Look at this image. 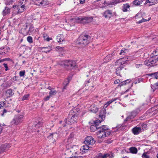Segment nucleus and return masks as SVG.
I'll return each mask as SVG.
<instances>
[{
  "label": "nucleus",
  "instance_id": "obj_1",
  "mask_svg": "<svg viewBox=\"0 0 158 158\" xmlns=\"http://www.w3.org/2000/svg\"><path fill=\"white\" fill-rule=\"evenodd\" d=\"M27 0H20L19 5H14L11 8L12 15L15 16L16 15L22 13L25 9V6Z\"/></svg>",
  "mask_w": 158,
  "mask_h": 158
},
{
  "label": "nucleus",
  "instance_id": "obj_2",
  "mask_svg": "<svg viewBox=\"0 0 158 158\" xmlns=\"http://www.w3.org/2000/svg\"><path fill=\"white\" fill-rule=\"evenodd\" d=\"M79 112L76 111L75 109L70 111L68 118L65 120V122L67 124H72L77 122L78 118Z\"/></svg>",
  "mask_w": 158,
  "mask_h": 158
},
{
  "label": "nucleus",
  "instance_id": "obj_3",
  "mask_svg": "<svg viewBox=\"0 0 158 158\" xmlns=\"http://www.w3.org/2000/svg\"><path fill=\"white\" fill-rule=\"evenodd\" d=\"M128 60L126 58H122L118 60L115 63V65L118 67L116 69V73L117 75L121 76V71L124 67L127 64Z\"/></svg>",
  "mask_w": 158,
  "mask_h": 158
},
{
  "label": "nucleus",
  "instance_id": "obj_4",
  "mask_svg": "<svg viewBox=\"0 0 158 158\" xmlns=\"http://www.w3.org/2000/svg\"><path fill=\"white\" fill-rule=\"evenodd\" d=\"M110 134V131L107 127L105 125H102L100 127L98 131L97 132V137L99 139L105 138Z\"/></svg>",
  "mask_w": 158,
  "mask_h": 158
},
{
  "label": "nucleus",
  "instance_id": "obj_5",
  "mask_svg": "<svg viewBox=\"0 0 158 158\" xmlns=\"http://www.w3.org/2000/svg\"><path fill=\"white\" fill-rule=\"evenodd\" d=\"M91 37L88 35H81L78 38L77 44L82 47L87 45L90 42Z\"/></svg>",
  "mask_w": 158,
  "mask_h": 158
},
{
  "label": "nucleus",
  "instance_id": "obj_6",
  "mask_svg": "<svg viewBox=\"0 0 158 158\" xmlns=\"http://www.w3.org/2000/svg\"><path fill=\"white\" fill-rule=\"evenodd\" d=\"M93 20V18L92 17L81 16L72 19L71 21L76 22L77 23H86L91 22Z\"/></svg>",
  "mask_w": 158,
  "mask_h": 158
},
{
  "label": "nucleus",
  "instance_id": "obj_7",
  "mask_svg": "<svg viewBox=\"0 0 158 158\" xmlns=\"http://www.w3.org/2000/svg\"><path fill=\"white\" fill-rule=\"evenodd\" d=\"M66 68L69 69H73L76 66V63L74 60H65L63 61V64Z\"/></svg>",
  "mask_w": 158,
  "mask_h": 158
},
{
  "label": "nucleus",
  "instance_id": "obj_8",
  "mask_svg": "<svg viewBox=\"0 0 158 158\" xmlns=\"http://www.w3.org/2000/svg\"><path fill=\"white\" fill-rule=\"evenodd\" d=\"M106 114V111L105 109L102 110L100 112L99 117L102 119V120L98 119L95 121L94 123L95 125L98 126L99 124L100 123L102 120H103L105 117V115Z\"/></svg>",
  "mask_w": 158,
  "mask_h": 158
},
{
  "label": "nucleus",
  "instance_id": "obj_9",
  "mask_svg": "<svg viewBox=\"0 0 158 158\" xmlns=\"http://www.w3.org/2000/svg\"><path fill=\"white\" fill-rule=\"evenodd\" d=\"M47 138L52 143H54L58 139V134L57 132L51 133L48 136Z\"/></svg>",
  "mask_w": 158,
  "mask_h": 158
},
{
  "label": "nucleus",
  "instance_id": "obj_10",
  "mask_svg": "<svg viewBox=\"0 0 158 158\" xmlns=\"http://www.w3.org/2000/svg\"><path fill=\"white\" fill-rule=\"evenodd\" d=\"M23 116L22 115L16 116L12 121L11 123L16 125H18L23 121Z\"/></svg>",
  "mask_w": 158,
  "mask_h": 158
},
{
  "label": "nucleus",
  "instance_id": "obj_11",
  "mask_svg": "<svg viewBox=\"0 0 158 158\" xmlns=\"http://www.w3.org/2000/svg\"><path fill=\"white\" fill-rule=\"evenodd\" d=\"M84 143L85 144L88 145L91 147L95 143V141L92 137L88 136L85 138Z\"/></svg>",
  "mask_w": 158,
  "mask_h": 158
},
{
  "label": "nucleus",
  "instance_id": "obj_12",
  "mask_svg": "<svg viewBox=\"0 0 158 158\" xmlns=\"http://www.w3.org/2000/svg\"><path fill=\"white\" fill-rule=\"evenodd\" d=\"M158 61L157 58L155 59H150L148 60H146L144 62V64L148 66H152Z\"/></svg>",
  "mask_w": 158,
  "mask_h": 158
},
{
  "label": "nucleus",
  "instance_id": "obj_13",
  "mask_svg": "<svg viewBox=\"0 0 158 158\" xmlns=\"http://www.w3.org/2000/svg\"><path fill=\"white\" fill-rule=\"evenodd\" d=\"M35 4L39 6H44L48 4L47 0H33Z\"/></svg>",
  "mask_w": 158,
  "mask_h": 158
},
{
  "label": "nucleus",
  "instance_id": "obj_14",
  "mask_svg": "<svg viewBox=\"0 0 158 158\" xmlns=\"http://www.w3.org/2000/svg\"><path fill=\"white\" fill-rule=\"evenodd\" d=\"M158 3V0H146L144 4L150 6Z\"/></svg>",
  "mask_w": 158,
  "mask_h": 158
},
{
  "label": "nucleus",
  "instance_id": "obj_15",
  "mask_svg": "<svg viewBox=\"0 0 158 158\" xmlns=\"http://www.w3.org/2000/svg\"><path fill=\"white\" fill-rule=\"evenodd\" d=\"M91 148V146H89L88 145L85 144L81 147L80 149V152L82 154L87 152L89 150V148Z\"/></svg>",
  "mask_w": 158,
  "mask_h": 158
},
{
  "label": "nucleus",
  "instance_id": "obj_16",
  "mask_svg": "<svg viewBox=\"0 0 158 158\" xmlns=\"http://www.w3.org/2000/svg\"><path fill=\"white\" fill-rule=\"evenodd\" d=\"M141 128L140 127H135L132 129V132L134 135H138L141 131Z\"/></svg>",
  "mask_w": 158,
  "mask_h": 158
},
{
  "label": "nucleus",
  "instance_id": "obj_17",
  "mask_svg": "<svg viewBox=\"0 0 158 158\" xmlns=\"http://www.w3.org/2000/svg\"><path fill=\"white\" fill-rule=\"evenodd\" d=\"M118 98H112L110 100L108 101L106 103H105L104 106L103 108L104 109L106 108L110 104H111L113 102L116 101L117 99H118Z\"/></svg>",
  "mask_w": 158,
  "mask_h": 158
},
{
  "label": "nucleus",
  "instance_id": "obj_18",
  "mask_svg": "<svg viewBox=\"0 0 158 158\" xmlns=\"http://www.w3.org/2000/svg\"><path fill=\"white\" fill-rule=\"evenodd\" d=\"M56 39L58 42L60 44H62L63 41H64V36L62 34L58 35L56 37Z\"/></svg>",
  "mask_w": 158,
  "mask_h": 158
},
{
  "label": "nucleus",
  "instance_id": "obj_19",
  "mask_svg": "<svg viewBox=\"0 0 158 158\" xmlns=\"http://www.w3.org/2000/svg\"><path fill=\"white\" fill-rule=\"evenodd\" d=\"M112 14V11L110 10L105 11L104 14V16L105 18H110Z\"/></svg>",
  "mask_w": 158,
  "mask_h": 158
},
{
  "label": "nucleus",
  "instance_id": "obj_20",
  "mask_svg": "<svg viewBox=\"0 0 158 158\" xmlns=\"http://www.w3.org/2000/svg\"><path fill=\"white\" fill-rule=\"evenodd\" d=\"M130 7V6L128 3L124 4L122 10L123 12H127L128 11H129Z\"/></svg>",
  "mask_w": 158,
  "mask_h": 158
},
{
  "label": "nucleus",
  "instance_id": "obj_21",
  "mask_svg": "<svg viewBox=\"0 0 158 158\" xmlns=\"http://www.w3.org/2000/svg\"><path fill=\"white\" fill-rule=\"evenodd\" d=\"M57 133L58 134V138H60L62 136H65L66 134V132L65 131L61 130L59 131Z\"/></svg>",
  "mask_w": 158,
  "mask_h": 158
},
{
  "label": "nucleus",
  "instance_id": "obj_22",
  "mask_svg": "<svg viewBox=\"0 0 158 158\" xmlns=\"http://www.w3.org/2000/svg\"><path fill=\"white\" fill-rule=\"evenodd\" d=\"M140 110L137 109L135 110L132 111L130 117L131 118H134L139 112Z\"/></svg>",
  "mask_w": 158,
  "mask_h": 158
},
{
  "label": "nucleus",
  "instance_id": "obj_23",
  "mask_svg": "<svg viewBox=\"0 0 158 158\" xmlns=\"http://www.w3.org/2000/svg\"><path fill=\"white\" fill-rule=\"evenodd\" d=\"M144 0H135L133 1L132 3L135 6H138L141 4Z\"/></svg>",
  "mask_w": 158,
  "mask_h": 158
},
{
  "label": "nucleus",
  "instance_id": "obj_24",
  "mask_svg": "<svg viewBox=\"0 0 158 158\" xmlns=\"http://www.w3.org/2000/svg\"><path fill=\"white\" fill-rule=\"evenodd\" d=\"M130 152L132 154H136L137 152V150L135 147H131L129 148Z\"/></svg>",
  "mask_w": 158,
  "mask_h": 158
},
{
  "label": "nucleus",
  "instance_id": "obj_25",
  "mask_svg": "<svg viewBox=\"0 0 158 158\" xmlns=\"http://www.w3.org/2000/svg\"><path fill=\"white\" fill-rule=\"evenodd\" d=\"M122 1V0H114L110 2L108 4L115 5L118 3L121 2Z\"/></svg>",
  "mask_w": 158,
  "mask_h": 158
},
{
  "label": "nucleus",
  "instance_id": "obj_26",
  "mask_svg": "<svg viewBox=\"0 0 158 158\" xmlns=\"http://www.w3.org/2000/svg\"><path fill=\"white\" fill-rule=\"evenodd\" d=\"M70 80H69V78L67 79H65L64 82L63 84L64 85L63 88V91L64 90L66 89V87L67 85L69 84V81Z\"/></svg>",
  "mask_w": 158,
  "mask_h": 158
},
{
  "label": "nucleus",
  "instance_id": "obj_27",
  "mask_svg": "<svg viewBox=\"0 0 158 158\" xmlns=\"http://www.w3.org/2000/svg\"><path fill=\"white\" fill-rule=\"evenodd\" d=\"M99 127L96 126L95 125H92L90 127V129L91 131L94 132L97 129H99Z\"/></svg>",
  "mask_w": 158,
  "mask_h": 158
},
{
  "label": "nucleus",
  "instance_id": "obj_28",
  "mask_svg": "<svg viewBox=\"0 0 158 158\" xmlns=\"http://www.w3.org/2000/svg\"><path fill=\"white\" fill-rule=\"evenodd\" d=\"M125 125L124 124L119 125L116 127L117 130L118 131L124 130L125 128Z\"/></svg>",
  "mask_w": 158,
  "mask_h": 158
},
{
  "label": "nucleus",
  "instance_id": "obj_29",
  "mask_svg": "<svg viewBox=\"0 0 158 158\" xmlns=\"http://www.w3.org/2000/svg\"><path fill=\"white\" fill-rule=\"evenodd\" d=\"M149 76H151L153 78L155 79L158 78V72L154 73H151L149 74Z\"/></svg>",
  "mask_w": 158,
  "mask_h": 158
},
{
  "label": "nucleus",
  "instance_id": "obj_30",
  "mask_svg": "<svg viewBox=\"0 0 158 158\" xmlns=\"http://www.w3.org/2000/svg\"><path fill=\"white\" fill-rule=\"evenodd\" d=\"M101 158H110L113 157V156L112 155H110V154L107 153L102 155L101 156Z\"/></svg>",
  "mask_w": 158,
  "mask_h": 158
},
{
  "label": "nucleus",
  "instance_id": "obj_31",
  "mask_svg": "<svg viewBox=\"0 0 158 158\" xmlns=\"http://www.w3.org/2000/svg\"><path fill=\"white\" fill-rule=\"evenodd\" d=\"M34 30V27L31 25H30L29 27L28 31L26 32V35H27L28 34H30V33L32 32Z\"/></svg>",
  "mask_w": 158,
  "mask_h": 158
},
{
  "label": "nucleus",
  "instance_id": "obj_32",
  "mask_svg": "<svg viewBox=\"0 0 158 158\" xmlns=\"http://www.w3.org/2000/svg\"><path fill=\"white\" fill-rule=\"evenodd\" d=\"M10 11V9L7 6H6L5 10L3 11V14L5 15L8 14Z\"/></svg>",
  "mask_w": 158,
  "mask_h": 158
},
{
  "label": "nucleus",
  "instance_id": "obj_33",
  "mask_svg": "<svg viewBox=\"0 0 158 158\" xmlns=\"http://www.w3.org/2000/svg\"><path fill=\"white\" fill-rule=\"evenodd\" d=\"M42 49H45L44 52L46 53L50 52L52 50V47L50 46H48L46 47H43Z\"/></svg>",
  "mask_w": 158,
  "mask_h": 158
},
{
  "label": "nucleus",
  "instance_id": "obj_34",
  "mask_svg": "<svg viewBox=\"0 0 158 158\" xmlns=\"http://www.w3.org/2000/svg\"><path fill=\"white\" fill-rule=\"evenodd\" d=\"M72 142V138L69 137L64 140V142L66 145H68Z\"/></svg>",
  "mask_w": 158,
  "mask_h": 158
},
{
  "label": "nucleus",
  "instance_id": "obj_35",
  "mask_svg": "<svg viewBox=\"0 0 158 158\" xmlns=\"http://www.w3.org/2000/svg\"><path fill=\"white\" fill-rule=\"evenodd\" d=\"M91 111L93 113H96L98 111V109L96 106H91Z\"/></svg>",
  "mask_w": 158,
  "mask_h": 158
},
{
  "label": "nucleus",
  "instance_id": "obj_36",
  "mask_svg": "<svg viewBox=\"0 0 158 158\" xmlns=\"http://www.w3.org/2000/svg\"><path fill=\"white\" fill-rule=\"evenodd\" d=\"M130 81L128 80H126L124 81H123L120 82L119 84L118 85V86H122L126 85L127 83H128Z\"/></svg>",
  "mask_w": 158,
  "mask_h": 158
},
{
  "label": "nucleus",
  "instance_id": "obj_37",
  "mask_svg": "<svg viewBox=\"0 0 158 158\" xmlns=\"http://www.w3.org/2000/svg\"><path fill=\"white\" fill-rule=\"evenodd\" d=\"M158 55V49H156L152 53L151 55V57H153L154 56H156Z\"/></svg>",
  "mask_w": 158,
  "mask_h": 158
},
{
  "label": "nucleus",
  "instance_id": "obj_38",
  "mask_svg": "<svg viewBox=\"0 0 158 158\" xmlns=\"http://www.w3.org/2000/svg\"><path fill=\"white\" fill-rule=\"evenodd\" d=\"M151 87L153 91L156 89L158 88V82L153 85H152Z\"/></svg>",
  "mask_w": 158,
  "mask_h": 158
},
{
  "label": "nucleus",
  "instance_id": "obj_39",
  "mask_svg": "<svg viewBox=\"0 0 158 158\" xmlns=\"http://www.w3.org/2000/svg\"><path fill=\"white\" fill-rule=\"evenodd\" d=\"M57 91L56 90H55L54 89H52V90H51L50 91L49 94L50 95V96H52V95H55Z\"/></svg>",
  "mask_w": 158,
  "mask_h": 158
},
{
  "label": "nucleus",
  "instance_id": "obj_40",
  "mask_svg": "<svg viewBox=\"0 0 158 158\" xmlns=\"http://www.w3.org/2000/svg\"><path fill=\"white\" fill-rule=\"evenodd\" d=\"M142 157L143 158H150L149 156L148 155L147 152H144L143 154Z\"/></svg>",
  "mask_w": 158,
  "mask_h": 158
},
{
  "label": "nucleus",
  "instance_id": "obj_41",
  "mask_svg": "<svg viewBox=\"0 0 158 158\" xmlns=\"http://www.w3.org/2000/svg\"><path fill=\"white\" fill-rule=\"evenodd\" d=\"M29 96L30 95L29 94H27L24 95L22 98V100L24 101L26 100H28L29 97Z\"/></svg>",
  "mask_w": 158,
  "mask_h": 158
},
{
  "label": "nucleus",
  "instance_id": "obj_42",
  "mask_svg": "<svg viewBox=\"0 0 158 158\" xmlns=\"http://www.w3.org/2000/svg\"><path fill=\"white\" fill-rule=\"evenodd\" d=\"M27 40L29 43L30 44L33 43L32 38L31 36H28L27 38Z\"/></svg>",
  "mask_w": 158,
  "mask_h": 158
},
{
  "label": "nucleus",
  "instance_id": "obj_43",
  "mask_svg": "<svg viewBox=\"0 0 158 158\" xmlns=\"http://www.w3.org/2000/svg\"><path fill=\"white\" fill-rule=\"evenodd\" d=\"M56 50L57 51H63L64 50V49L61 47L57 46L56 47Z\"/></svg>",
  "mask_w": 158,
  "mask_h": 158
},
{
  "label": "nucleus",
  "instance_id": "obj_44",
  "mask_svg": "<svg viewBox=\"0 0 158 158\" xmlns=\"http://www.w3.org/2000/svg\"><path fill=\"white\" fill-rule=\"evenodd\" d=\"M127 52L128 50L127 49H123L121 50V52L119 54L120 55H122L123 54H124V53H126V52Z\"/></svg>",
  "mask_w": 158,
  "mask_h": 158
},
{
  "label": "nucleus",
  "instance_id": "obj_45",
  "mask_svg": "<svg viewBox=\"0 0 158 158\" xmlns=\"http://www.w3.org/2000/svg\"><path fill=\"white\" fill-rule=\"evenodd\" d=\"M25 71H21L19 72V76L20 77L24 76L25 74Z\"/></svg>",
  "mask_w": 158,
  "mask_h": 158
},
{
  "label": "nucleus",
  "instance_id": "obj_46",
  "mask_svg": "<svg viewBox=\"0 0 158 158\" xmlns=\"http://www.w3.org/2000/svg\"><path fill=\"white\" fill-rule=\"evenodd\" d=\"M147 20H146L145 19H144L143 18L141 20H139V21H138L137 23H143V22H145L146 21H147Z\"/></svg>",
  "mask_w": 158,
  "mask_h": 158
},
{
  "label": "nucleus",
  "instance_id": "obj_47",
  "mask_svg": "<svg viewBox=\"0 0 158 158\" xmlns=\"http://www.w3.org/2000/svg\"><path fill=\"white\" fill-rule=\"evenodd\" d=\"M113 56V55L112 54H109L105 58V60H106L107 59H108V57H110V58H111Z\"/></svg>",
  "mask_w": 158,
  "mask_h": 158
},
{
  "label": "nucleus",
  "instance_id": "obj_48",
  "mask_svg": "<svg viewBox=\"0 0 158 158\" xmlns=\"http://www.w3.org/2000/svg\"><path fill=\"white\" fill-rule=\"evenodd\" d=\"M42 126V124L40 123L39 122L37 124H35V127L37 128L39 127H41Z\"/></svg>",
  "mask_w": 158,
  "mask_h": 158
},
{
  "label": "nucleus",
  "instance_id": "obj_49",
  "mask_svg": "<svg viewBox=\"0 0 158 158\" xmlns=\"http://www.w3.org/2000/svg\"><path fill=\"white\" fill-rule=\"evenodd\" d=\"M3 65L4 66L5 68V71H7L8 70V69L7 64L5 63H4L3 64Z\"/></svg>",
  "mask_w": 158,
  "mask_h": 158
},
{
  "label": "nucleus",
  "instance_id": "obj_50",
  "mask_svg": "<svg viewBox=\"0 0 158 158\" xmlns=\"http://www.w3.org/2000/svg\"><path fill=\"white\" fill-rule=\"evenodd\" d=\"M50 98V96H48L44 98V100L45 101H47L49 100Z\"/></svg>",
  "mask_w": 158,
  "mask_h": 158
},
{
  "label": "nucleus",
  "instance_id": "obj_51",
  "mask_svg": "<svg viewBox=\"0 0 158 158\" xmlns=\"http://www.w3.org/2000/svg\"><path fill=\"white\" fill-rule=\"evenodd\" d=\"M142 66V64H136L135 65L136 67L137 68H139L141 67Z\"/></svg>",
  "mask_w": 158,
  "mask_h": 158
},
{
  "label": "nucleus",
  "instance_id": "obj_52",
  "mask_svg": "<svg viewBox=\"0 0 158 158\" xmlns=\"http://www.w3.org/2000/svg\"><path fill=\"white\" fill-rule=\"evenodd\" d=\"M120 81L119 80H115L114 81V83L115 84H119V83H120Z\"/></svg>",
  "mask_w": 158,
  "mask_h": 158
},
{
  "label": "nucleus",
  "instance_id": "obj_53",
  "mask_svg": "<svg viewBox=\"0 0 158 158\" xmlns=\"http://www.w3.org/2000/svg\"><path fill=\"white\" fill-rule=\"evenodd\" d=\"M5 3L6 5H10V0H5Z\"/></svg>",
  "mask_w": 158,
  "mask_h": 158
},
{
  "label": "nucleus",
  "instance_id": "obj_54",
  "mask_svg": "<svg viewBox=\"0 0 158 158\" xmlns=\"http://www.w3.org/2000/svg\"><path fill=\"white\" fill-rule=\"evenodd\" d=\"M141 15L140 14H137L135 16V18L136 19H137L138 17H141Z\"/></svg>",
  "mask_w": 158,
  "mask_h": 158
},
{
  "label": "nucleus",
  "instance_id": "obj_55",
  "mask_svg": "<svg viewBox=\"0 0 158 158\" xmlns=\"http://www.w3.org/2000/svg\"><path fill=\"white\" fill-rule=\"evenodd\" d=\"M52 40V38H50L48 37L45 40L47 41H49L50 40Z\"/></svg>",
  "mask_w": 158,
  "mask_h": 158
},
{
  "label": "nucleus",
  "instance_id": "obj_56",
  "mask_svg": "<svg viewBox=\"0 0 158 158\" xmlns=\"http://www.w3.org/2000/svg\"><path fill=\"white\" fill-rule=\"evenodd\" d=\"M43 37L44 40H45L48 37V35L46 34H44L43 35Z\"/></svg>",
  "mask_w": 158,
  "mask_h": 158
},
{
  "label": "nucleus",
  "instance_id": "obj_57",
  "mask_svg": "<svg viewBox=\"0 0 158 158\" xmlns=\"http://www.w3.org/2000/svg\"><path fill=\"white\" fill-rule=\"evenodd\" d=\"M3 103L4 102H0V109L2 107H3V105H4Z\"/></svg>",
  "mask_w": 158,
  "mask_h": 158
},
{
  "label": "nucleus",
  "instance_id": "obj_58",
  "mask_svg": "<svg viewBox=\"0 0 158 158\" xmlns=\"http://www.w3.org/2000/svg\"><path fill=\"white\" fill-rule=\"evenodd\" d=\"M85 0H80V3L81 4H83L85 2Z\"/></svg>",
  "mask_w": 158,
  "mask_h": 158
},
{
  "label": "nucleus",
  "instance_id": "obj_59",
  "mask_svg": "<svg viewBox=\"0 0 158 158\" xmlns=\"http://www.w3.org/2000/svg\"><path fill=\"white\" fill-rule=\"evenodd\" d=\"M6 60V59H4L2 60H0V63L3 62Z\"/></svg>",
  "mask_w": 158,
  "mask_h": 158
},
{
  "label": "nucleus",
  "instance_id": "obj_60",
  "mask_svg": "<svg viewBox=\"0 0 158 158\" xmlns=\"http://www.w3.org/2000/svg\"><path fill=\"white\" fill-rule=\"evenodd\" d=\"M2 127H1V126H0V134L1 133L2 131Z\"/></svg>",
  "mask_w": 158,
  "mask_h": 158
},
{
  "label": "nucleus",
  "instance_id": "obj_61",
  "mask_svg": "<svg viewBox=\"0 0 158 158\" xmlns=\"http://www.w3.org/2000/svg\"><path fill=\"white\" fill-rule=\"evenodd\" d=\"M6 112H7L6 110H5V109H4L3 110V113L2 114V115H3L4 114V113H6Z\"/></svg>",
  "mask_w": 158,
  "mask_h": 158
},
{
  "label": "nucleus",
  "instance_id": "obj_62",
  "mask_svg": "<svg viewBox=\"0 0 158 158\" xmlns=\"http://www.w3.org/2000/svg\"><path fill=\"white\" fill-rule=\"evenodd\" d=\"M111 59V58H110V57H108V59H107L106 60V61H108L109 60H110Z\"/></svg>",
  "mask_w": 158,
  "mask_h": 158
},
{
  "label": "nucleus",
  "instance_id": "obj_63",
  "mask_svg": "<svg viewBox=\"0 0 158 158\" xmlns=\"http://www.w3.org/2000/svg\"><path fill=\"white\" fill-rule=\"evenodd\" d=\"M6 93L10 95V92L9 90H8L7 91H6Z\"/></svg>",
  "mask_w": 158,
  "mask_h": 158
},
{
  "label": "nucleus",
  "instance_id": "obj_64",
  "mask_svg": "<svg viewBox=\"0 0 158 158\" xmlns=\"http://www.w3.org/2000/svg\"><path fill=\"white\" fill-rule=\"evenodd\" d=\"M48 89H49L50 90V91L51 90H52V89H53V88H52L51 87H49L48 88Z\"/></svg>",
  "mask_w": 158,
  "mask_h": 158
}]
</instances>
